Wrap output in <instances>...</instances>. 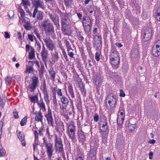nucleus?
Segmentation results:
<instances>
[{
  "mask_svg": "<svg viewBox=\"0 0 160 160\" xmlns=\"http://www.w3.org/2000/svg\"><path fill=\"white\" fill-rule=\"evenodd\" d=\"M42 27L46 35L51 36L52 38L55 36V31L53 25L48 19L44 20L41 23Z\"/></svg>",
  "mask_w": 160,
  "mask_h": 160,
  "instance_id": "f257e3e1",
  "label": "nucleus"
},
{
  "mask_svg": "<svg viewBox=\"0 0 160 160\" xmlns=\"http://www.w3.org/2000/svg\"><path fill=\"white\" fill-rule=\"evenodd\" d=\"M39 80L38 78L35 75L33 76L29 84L27 86L28 90L30 92H34L36 88L38 86Z\"/></svg>",
  "mask_w": 160,
  "mask_h": 160,
  "instance_id": "f03ea898",
  "label": "nucleus"
},
{
  "mask_svg": "<svg viewBox=\"0 0 160 160\" xmlns=\"http://www.w3.org/2000/svg\"><path fill=\"white\" fill-rule=\"evenodd\" d=\"M54 141L55 142L54 146L56 152H60L63 151V146L61 138L56 136Z\"/></svg>",
  "mask_w": 160,
  "mask_h": 160,
  "instance_id": "7ed1b4c3",
  "label": "nucleus"
},
{
  "mask_svg": "<svg viewBox=\"0 0 160 160\" xmlns=\"http://www.w3.org/2000/svg\"><path fill=\"white\" fill-rule=\"evenodd\" d=\"M33 3L35 8L32 14V17L34 18L36 17V14L38 12V8H42L43 2L42 0H33Z\"/></svg>",
  "mask_w": 160,
  "mask_h": 160,
  "instance_id": "20e7f679",
  "label": "nucleus"
},
{
  "mask_svg": "<svg viewBox=\"0 0 160 160\" xmlns=\"http://www.w3.org/2000/svg\"><path fill=\"white\" fill-rule=\"evenodd\" d=\"M43 40L49 50L52 52L53 50H56L55 46L53 40L49 38L46 37L43 38Z\"/></svg>",
  "mask_w": 160,
  "mask_h": 160,
  "instance_id": "39448f33",
  "label": "nucleus"
},
{
  "mask_svg": "<svg viewBox=\"0 0 160 160\" xmlns=\"http://www.w3.org/2000/svg\"><path fill=\"white\" fill-rule=\"evenodd\" d=\"M45 117L46 118L48 124L53 127L54 120L52 113V110L49 108H48V111L46 112Z\"/></svg>",
  "mask_w": 160,
  "mask_h": 160,
  "instance_id": "423d86ee",
  "label": "nucleus"
},
{
  "mask_svg": "<svg viewBox=\"0 0 160 160\" xmlns=\"http://www.w3.org/2000/svg\"><path fill=\"white\" fill-rule=\"evenodd\" d=\"M43 45L42 51L41 52V55L42 61L46 66V63L48 61L47 58L48 57V51L45 48L44 44L43 43Z\"/></svg>",
  "mask_w": 160,
  "mask_h": 160,
  "instance_id": "0eeeda50",
  "label": "nucleus"
},
{
  "mask_svg": "<svg viewBox=\"0 0 160 160\" xmlns=\"http://www.w3.org/2000/svg\"><path fill=\"white\" fill-rule=\"evenodd\" d=\"M99 128L102 132H105L108 128V123L106 119H103L100 120Z\"/></svg>",
  "mask_w": 160,
  "mask_h": 160,
  "instance_id": "6e6552de",
  "label": "nucleus"
},
{
  "mask_svg": "<svg viewBox=\"0 0 160 160\" xmlns=\"http://www.w3.org/2000/svg\"><path fill=\"white\" fill-rule=\"evenodd\" d=\"M135 119H130L129 120V123L128 124L127 128L130 131H133L136 128Z\"/></svg>",
  "mask_w": 160,
  "mask_h": 160,
  "instance_id": "1a4fd4ad",
  "label": "nucleus"
},
{
  "mask_svg": "<svg viewBox=\"0 0 160 160\" xmlns=\"http://www.w3.org/2000/svg\"><path fill=\"white\" fill-rule=\"evenodd\" d=\"M68 14L67 13H65L62 14L61 18V24L63 27L67 25V23L69 22V19L68 17Z\"/></svg>",
  "mask_w": 160,
  "mask_h": 160,
  "instance_id": "9d476101",
  "label": "nucleus"
},
{
  "mask_svg": "<svg viewBox=\"0 0 160 160\" xmlns=\"http://www.w3.org/2000/svg\"><path fill=\"white\" fill-rule=\"evenodd\" d=\"M17 133L18 138L21 141L22 146H25L26 145V141L24 140V135L23 133L18 131H17Z\"/></svg>",
  "mask_w": 160,
  "mask_h": 160,
  "instance_id": "9b49d317",
  "label": "nucleus"
},
{
  "mask_svg": "<svg viewBox=\"0 0 160 160\" xmlns=\"http://www.w3.org/2000/svg\"><path fill=\"white\" fill-rule=\"evenodd\" d=\"M110 59L120 58L118 52L114 48L112 49L110 54L109 56Z\"/></svg>",
  "mask_w": 160,
  "mask_h": 160,
  "instance_id": "f8f14e48",
  "label": "nucleus"
},
{
  "mask_svg": "<svg viewBox=\"0 0 160 160\" xmlns=\"http://www.w3.org/2000/svg\"><path fill=\"white\" fill-rule=\"evenodd\" d=\"M37 103L38 107L40 108V111L42 110V112L46 111L45 103L42 98H41L40 100L37 102Z\"/></svg>",
  "mask_w": 160,
  "mask_h": 160,
  "instance_id": "ddd939ff",
  "label": "nucleus"
},
{
  "mask_svg": "<svg viewBox=\"0 0 160 160\" xmlns=\"http://www.w3.org/2000/svg\"><path fill=\"white\" fill-rule=\"evenodd\" d=\"M152 30L151 29L148 28L145 30L144 33L143 38L146 41L149 40L152 36Z\"/></svg>",
  "mask_w": 160,
  "mask_h": 160,
  "instance_id": "4468645a",
  "label": "nucleus"
},
{
  "mask_svg": "<svg viewBox=\"0 0 160 160\" xmlns=\"http://www.w3.org/2000/svg\"><path fill=\"white\" fill-rule=\"evenodd\" d=\"M33 113L36 115L35 120L38 122H42L43 117L42 112L39 111L37 112H33Z\"/></svg>",
  "mask_w": 160,
  "mask_h": 160,
  "instance_id": "2eb2a0df",
  "label": "nucleus"
},
{
  "mask_svg": "<svg viewBox=\"0 0 160 160\" xmlns=\"http://www.w3.org/2000/svg\"><path fill=\"white\" fill-rule=\"evenodd\" d=\"M152 52L155 56H158L160 55V47L154 45L152 48Z\"/></svg>",
  "mask_w": 160,
  "mask_h": 160,
  "instance_id": "dca6fc26",
  "label": "nucleus"
},
{
  "mask_svg": "<svg viewBox=\"0 0 160 160\" xmlns=\"http://www.w3.org/2000/svg\"><path fill=\"white\" fill-rule=\"evenodd\" d=\"M110 63L112 65L115 66V68H118V67L120 58H112V59H110Z\"/></svg>",
  "mask_w": 160,
  "mask_h": 160,
  "instance_id": "f3484780",
  "label": "nucleus"
},
{
  "mask_svg": "<svg viewBox=\"0 0 160 160\" xmlns=\"http://www.w3.org/2000/svg\"><path fill=\"white\" fill-rule=\"evenodd\" d=\"M83 25H92L91 20L89 17H84L83 18Z\"/></svg>",
  "mask_w": 160,
  "mask_h": 160,
  "instance_id": "a211bd4d",
  "label": "nucleus"
},
{
  "mask_svg": "<svg viewBox=\"0 0 160 160\" xmlns=\"http://www.w3.org/2000/svg\"><path fill=\"white\" fill-rule=\"evenodd\" d=\"M55 52H54L51 53L52 56V59L54 62H55L58 60L59 57L58 56V52L56 51V50H55Z\"/></svg>",
  "mask_w": 160,
  "mask_h": 160,
  "instance_id": "6ab92c4d",
  "label": "nucleus"
},
{
  "mask_svg": "<svg viewBox=\"0 0 160 160\" xmlns=\"http://www.w3.org/2000/svg\"><path fill=\"white\" fill-rule=\"evenodd\" d=\"M61 101L66 107L68 106L69 103V99L68 98L66 97L64 95H63L61 98Z\"/></svg>",
  "mask_w": 160,
  "mask_h": 160,
  "instance_id": "aec40b11",
  "label": "nucleus"
},
{
  "mask_svg": "<svg viewBox=\"0 0 160 160\" xmlns=\"http://www.w3.org/2000/svg\"><path fill=\"white\" fill-rule=\"evenodd\" d=\"M111 100L112 102H116V98L115 95L112 93L109 94L107 97L106 101Z\"/></svg>",
  "mask_w": 160,
  "mask_h": 160,
  "instance_id": "412c9836",
  "label": "nucleus"
},
{
  "mask_svg": "<svg viewBox=\"0 0 160 160\" xmlns=\"http://www.w3.org/2000/svg\"><path fill=\"white\" fill-rule=\"evenodd\" d=\"M35 51L34 48L32 47L30 48V51L29 53L28 59L31 60L35 57Z\"/></svg>",
  "mask_w": 160,
  "mask_h": 160,
  "instance_id": "4be33fe9",
  "label": "nucleus"
},
{
  "mask_svg": "<svg viewBox=\"0 0 160 160\" xmlns=\"http://www.w3.org/2000/svg\"><path fill=\"white\" fill-rule=\"evenodd\" d=\"M49 74L50 75V79L52 81H55L56 73L52 69H51L49 71Z\"/></svg>",
  "mask_w": 160,
  "mask_h": 160,
  "instance_id": "5701e85b",
  "label": "nucleus"
},
{
  "mask_svg": "<svg viewBox=\"0 0 160 160\" xmlns=\"http://www.w3.org/2000/svg\"><path fill=\"white\" fill-rule=\"evenodd\" d=\"M108 104L106 103V107L108 109H111L115 105L116 102H112L111 100H107Z\"/></svg>",
  "mask_w": 160,
  "mask_h": 160,
  "instance_id": "b1692460",
  "label": "nucleus"
},
{
  "mask_svg": "<svg viewBox=\"0 0 160 160\" xmlns=\"http://www.w3.org/2000/svg\"><path fill=\"white\" fill-rule=\"evenodd\" d=\"M78 138L79 139V141L82 142H83L86 139V138L84 134L82 132H80L78 133Z\"/></svg>",
  "mask_w": 160,
  "mask_h": 160,
  "instance_id": "393cba45",
  "label": "nucleus"
},
{
  "mask_svg": "<svg viewBox=\"0 0 160 160\" xmlns=\"http://www.w3.org/2000/svg\"><path fill=\"white\" fill-rule=\"evenodd\" d=\"M52 20L54 23V24L58 28L59 27L60 25L59 24V19L58 16H55V17L53 18V19H52Z\"/></svg>",
  "mask_w": 160,
  "mask_h": 160,
  "instance_id": "a878e982",
  "label": "nucleus"
},
{
  "mask_svg": "<svg viewBox=\"0 0 160 160\" xmlns=\"http://www.w3.org/2000/svg\"><path fill=\"white\" fill-rule=\"evenodd\" d=\"M18 11L20 13V19L21 18L23 19H25V13L24 11L21 8H19L18 9Z\"/></svg>",
  "mask_w": 160,
  "mask_h": 160,
  "instance_id": "bb28decb",
  "label": "nucleus"
},
{
  "mask_svg": "<svg viewBox=\"0 0 160 160\" xmlns=\"http://www.w3.org/2000/svg\"><path fill=\"white\" fill-rule=\"evenodd\" d=\"M37 19L38 20H42L43 19V12L41 11H38L37 13Z\"/></svg>",
  "mask_w": 160,
  "mask_h": 160,
  "instance_id": "cd10ccee",
  "label": "nucleus"
},
{
  "mask_svg": "<svg viewBox=\"0 0 160 160\" xmlns=\"http://www.w3.org/2000/svg\"><path fill=\"white\" fill-rule=\"evenodd\" d=\"M34 69L32 65L27 66L26 68V72L28 73H31L34 72Z\"/></svg>",
  "mask_w": 160,
  "mask_h": 160,
  "instance_id": "c85d7f7f",
  "label": "nucleus"
},
{
  "mask_svg": "<svg viewBox=\"0 0 160 160\" xmlns=\"http://www.w3.org/2000/svg\"><path fill=\"white\" fill-rule=\"evenodd\" d=\"M67 133L70 138L72 140H74L75 138V132H67Z\"/></svg>",
  "mask_w": 160,
  "mask_h": 160,
  "instance_id": "c756f323",
  "label": "nucleus"
},
{
  "mask_svg": "<svg viewBox=\"0 0 160 160\" xmlns=\"http://www.w3.org/2000/svg\"><path fill=\"white\" fill-rule=\"evenodd\" d=\"M30 100L31 101L33 102L34 104L36 102L37 103V102L38 101V95H35L30 97Z\"/></svg>",
  "mask_w": 160,
  "mask_h": 160,
  "instance_id": "7c9ffc66",
  "label": "nucleus"
},
{
  "mask_svg": "<svg viewBox=\"0 0 160 160\" xmlns=\"http://www.w3.org/2000/svg\"><path fill=\"white\" fill-rule=\"evenodd\" d=\"M64 43L65 44L66 46L67 49L68 51H69L71 50H73L72 49L71 47V46L70 44V43L67 40H65Z\"/></svg>",
  "mask_w": 160,
  "mask_h": 160,
  "instance_id": "2f4dec72",
  "label": "nucleus"
},
{
  "mask_svg": "<svg viewBox=\"0 0 160 160\" xmlns=\"http://www.w3.org/2000/svg\"><path fill=\"white\" fill-rule=\"evenodd\" d=\"M75 127L74 125L70 124L68 125V132H75Z\"/></svg>",
  "mask_w": 160,
  "mask_h": 160,
  "instance_id": "473e14b6",
  "label": "nucleus"
},
{
  "mask_svg": "<svg viewBox=\"0 0 160 160\" xmlns=\"http://www.w3.org/2000/svg\"><path fill=\"white\" fill-rule=\"evenodd\" d=\"M22 3L25 9L27 8L28 6L30 5L29 2L28 0H22Z\"/></svg>",
  "mask_w": 160,
  "mask_h": 160,
  "instance_id": "72a5a7b5",
  "label": "nucleus"
},
{
  "mask_svg": "<svg viewBox=\"0 0 160 160\" xmlns=\"http://www.w3.org/2000/svg\"><path fill=\"white\" fill-rule=\"evenodd\" d=\"M23 27L27 30H30L31 28L30 24L28 21L25 22V23L23 25Z\"/></svg>",
  "mask_w": 160,
  "mask_h": 160,
  "instance_id": "f704fd0d",
  "label": "nucleus"
},
{
  "mask_svg": "<svg viewBox=\"0 0 160 160\" xmlns=\"http://www.w3.org/2000/svg\"><path fill=\"white\" fill-rule=\"evenodd\" d=\"M101 45V41H98L94 42V46L96 49H98Z\"/></svg>",
  "mask_w": 160,
  "mask_h": 160,
  "instance_id": "c9c22d12",
  "label": "nucleus"
},
{
  "mask_svg": "<svg viewBox=\"0 0 160 160\" xmlns=\"http://www.w3.org/2000/svg\"><path fill=\"white\" fill-rule=\"evenodd\" d=\"M48 155V157H51L52 155L53 150L52 148L46 149Z\"/></svg>",
  "mask_w": 160,
  "mask_h": 160,
  "instance_id": "e433bc0d",
  "label": "nucleus"
},
{
  "mask_svg": "<svg viewBox=\"0 0 160 160\" xmlns=\"http://www.w3.org/2000/svg\"><path fill=\"white\" fill-rule=\"evenodd\" d=\"M27 120V117H25L23 118L20 122V125L22 126H24L26 125Z\"/></svg>",
  "mask_w": 160,
  "mask_h": 160,
  "instance_id": "4c0bfd02",
  "label": "nucleus"
},
{
  "mask_svg": "<svg viewBox=\"0 0 160 160\" xmlns=\"http://www.w3.org/2000/svg\"><path fill=\"white\" fill-rule=\"evenodd\" d=\"M83 26L86 32H88L90 31L91 25H83Z\"/></svg>",
  "mask_w": 160,
  "mask_h": 160,
  "instance_id": "58836bf2",
  "label": "nucleus"
},
{
  "mask_svg": "<svg viewBox=\"0 0 160 160\" xmlns=\"http://www.w3.org/2000/svg\"><path fill=\"white\" fill-rule=\"evenodd\" d=\"M12 78L10 76H8L5 79V82L6 84H9L11 83Z\"/></svg>",
  "mask_w": 160,
  "mask_h": 160,
  "instance_id": "ea45409f",
  "label": "nucleus"
},
{
  "mask_svg": "<svg viewBox=\"0 0 160 160\" xmlns=\"http://www.w3.org/2000/svg\"><path fill=\"white\" fill-rule=\"evenodd\" d=\"M94 42H96L98 41H101V37L100 36L95 35L94 36Z\"/></svg>",
  "mask_w": 160,
  "mask_h": 160,
  "instance_id": "a19ab883",
  "label": "nucleus"
},
{
  "mask_svg": "<svg viewBox=\"0 0 160 160\" xmlns=\"http://www.w3.org/2000/svg\"><path fill=\"white\" fill-rule=\"evenodd\" d=\"M42 91L44 94L48 93L47 86L45 84L43 85V88L42 89Z\"/></svg>",
  "mask_w": 160,
  "mask_h": 160,
  "instance_id": "79ce46f5",
  "label": "nucleus"
},
{
  "mask_svg": "<svg viewBox=\"0 0 160 160\" xmlns=\"http://www.w3.org/2000/svg\"><path fill=\"white\" fill-rule=\"evenodd\" d=\"M88 10L90 13H92L93 12L94 9L92 6H89L88 8Z\"/></svg>",
  "mask_w": 160,
  "mask_h": 160,
  "instance_id": "37998d69",
  "label": "nucleus"
},
{
  "mask_svg": "<svg viewBox=\"0 0 160 160\" xmlns=\"http://www.w3.org/2000/svg\"><path fill=\"white\" fill-rule=\"evenodd\" d=\"M100 53L98 52H97L95 55V59L97 61H99L100 60Z\"/></svg>",
  "mask_w": 160,
  "mask_h": 160,
  "instance_id": "c03bdc74",
  "label": "nucleus"
},
{
  "mask_svg": "<svg viewBox=\"0 0 160 160\" xmlns=\"http://www.w3.org/2000/svg\"><path fill=\"white\" fill-rule=\"evenodd\" d=\"M57 93L58 96L62 97L63 96L62 90L61 89H58L57 91Z\"/></svg>",
  "mask_w": 160,
  "mask_h": 160,
  "instance_id": "a18cd8bd",
  "label": "nucleus"
},
{
  "mask_svg": "<svg viewBox=\"0 0 160 160\" xmlns=\"http://www.w3.org/2000/svg\"><path fill=\"white\" fill-rule=\"evenodd\" d=\"M124 120V119H122V118H118L117 119V123L119 125H121L123 123V122Z\"/></svg>",
  "mask_w": 160,
  "mask_h": 160,
  "instance_id": "49530a36",
  "label": "nucleus"
},
{
  "mask_svg": "<svg viewBox=\"0 0 160 160\" xmlns=\"http://www.w3.org/2000/svg\"><path fill=\"white\" fill-rule=\"evenodd\" d=\"M46 149L49 148H52V144L50 142L46 144Z\"/></svg>",
  "mask_w": 160,
  "mask_h": 160,
  "instance_id": "de8ad7c7",
  "label": "nucleus"
},
{
  "mask_svg": "<svg viewBox=\"0 0 160 160\" xmlns=\"http://www.w3.org/2000/svg\"><path fill=\"white\" fill-rule=\"evenodd\" d=\"M65 4L66 6L69 5V4L72 2V0H64Z\"/></svg>",
  "mask_w": 160,
  "mask_h": 160,
  "instance_id": "09e8293b",
  "label": "nucleus"
},
{
  "mask_svg": "<svg viewBox=\"0 0 160 160\" xmlns=\"http://www.w3.org/2000/svg\"><path fill=\"white\" fill-rule=\"evenodd\" d=\"M107 136L108 134H104V136L103 134H102V140L103 142H105L107 141Z\"/></svg>",
  "mask_w": 160,
  "mask_h": 160,
  "instance_id": "8fccbe9b",
  "label": "nucleus"
},
{
  "mask_svg": "<svg viewBox=\"0 0 160 160\" xmlns=\"http://www.w3.org/2000/svg\"><path fill=\"white\" fill-rule=\"evenodd\" d=\"M6 153L5 151L3 149H0V157L3 156Z\"/></svg>",
  "mask_w": 160,
  "mask_h": 160,
  "instance_id": "3c124183",
  "label": "nucleus"
},
{
  "mask_svg": "<svg viewBox=\"0 0 160 160\" xmlns=\"http://www.w3.org/2000/svg\"><path fill=\"white\" fill-rule=\"evenodd\" d=\"M99 119V116L97 113H96L94 116V121L96 122H98Z\"/></svg>",
  "mask_w": 160,
  "mask_h": 160,
  "instance_id": "603ef678",
  "label": "nucleus"
},
{
  "mask_svg": "<svg viewBox=\"0 0 160 160\" xmlns=\"http://www.w3.org/2000/svg\"><path fill=\"white\" fill-rule=\"evenodd\" d=\"M62 53L63 55V56L65 59L67 61H68V58L67 54H66V52H65V51L64 50H63L62 51Z\"/></svg>",
  "mask_w": 160,
  "mask_h": 160,
  "instance_id": "864d4df0",
  "label": "nucleus"
},
{
  "mask_svg": "<svg viewBox=\"0 0 160 160\" xmlns=\"http://www.w3.org/2000/svg\"><path fill=\"white\" fill-rule=\"evenodd\" d=\"M120 93L119 96L121 97H124L125 96V94L124 91L120 89Z\"/></svg>",
  "mask_w": 160,
  "mask_h": 160,
  "instance_id": "5fc2aeb1",
  "label": "nucleus"
},
{
  "mask_svg": "<svg viewBox=\"0 0 160 160\" xmlns=\"http://www.w3.org/2000/svg\"><path fill=\"white\" fill-rule=\"evenodd\" d=\"M34 138L36 139H38V132L35 130L34 131Z\"/></svg>",
  "mask_w": 160,
  "mask_h": 160,
  "instance_id": "6e6d98bb",
  "label": "nucleus"
},
{
  "mask_svg": "<svg viewBox=\"0 0 160 160\" xmlns=\"http://www.w3.org/2000/svg\"><path fill=\"white\" fill-rule=\"evenodd\" d=\"M37 50L39 52H40L41 50V45L39 43V42L37 43Z\"/></svg>",
  "mask_w": 160,
  "mask_h": 160,
  "instance_id": "4d7b16f0",
  "label": "nucleus"
},
{
  "mask_svg": "<svg viewBox=\"0 0 160 160\" xmlns=\"http://www.w3.org/2000/svg\"><path fill=\"white\" fill-rule=\"evenodd\" d=\"M68 90L69 93L73 91L72 86L71 85H70L68 86Z\"/></svg>",
  "mask_w": 160,
  "mask_h": 160,
  "instance_id": "13d9d810",
  "label": "nucleus"
},
{
  "mask_svg": "<svg viewBox=\"0 0 160 160\" xmlns=\"http://www.w3.org/2000/svg\"><path fill=\"white\" fill-rule=\"evenodd\" d=\"M68 54L71 58H73L74 56V53L72 52L68 51Z\"/></svg>",
  "mask_w": 160,
  "mask_h": 160,
  "instance_id": "bf43d9fd",
  "label": "nucleus"
},
{
  "mask_svg": "<svg viewBox=\"0 0 160 160\" xmlns=\"http://www.w3.org/2000/svg\"><path fill=\"white\" fill-rule=\"evenodd\" d=\"M44 98L45 101H47V100H48L49 95L48 93L44 94Z\"/></svg>",
  "mask_w": 160,
  "mask_h": 160,
  "instance_id": "052dcab7",
  "label": "nucleus"
},
{
  "mask_svg": "<svg viewBox=\"0 0 160 160\" xmlns=\"http://www.w3.org/2000/svg\"><path fill=\"white\" fill-rule=\"evenodd\" d=\"M13 116L15 118H19L18 113L16 112L13 111Z\"/></svg>",
  "mask_w": 160,
  "mask_h": 160,
  "instance_id": "680f3d73",
  "label": "nucleus"
},
{
  "mask_svg": "<svg viewBox=\"0 0 160 160\" xmlns=\"http://www.w3.org/2000/svg\"><path fill=\"white\" fill-rule=\"evenodd\" d=\"M28 38L29 40L32 42L33 41V36L32 34H29L28 35Z\"/></svg>",
  "mask_w": 160,
  "mask_h": 160,
  "instance_id": "e2e57ef3",
  "label": "nucleus"
},
{
  "mask_svg": "<svg viewBox=\"0 0 160 160\" xmlns=\"http://www.w3.org/2000/svg\"><path fill=\"white\" fill-rule=\"evenodd\" d=\"M118 115H121L122 116H124V112L123 110H120L118 113Z\"/></svg>",
  "mask_w": 160,
  "mask_h": 160,
  "instance_id": "0e129e2a",
  "label": "nucleus"
},
{
  "mask_svg": "<svg viewBox=\"0 0 160 160\" xmlns=\"http://www.w3.org/2000/svg\"><path fill=\"white\" fill-rule=\"evenodd\" d=\"M18 39L20 41L21 40H22V36L21 33L20 32H18Z\"/></svg>",
  "mask_w": 160,
  "mask_h": 160,
  "instance_id": "69168bd1",
  "label": "nucleus"
},
{
  "mask_svg": "<svg viewBox=\"0 0 160 160\" xmlns=\"http://www.w3.org/2000/svg\"><path fill=\"white\" fill-rule=\"evenodd\" d=\"M115 45L119 48H121L123 46L122 45L121 43L118 42H116L115 43Z\"/></svg>",
  "mask_w": 160,
  "mask_h": 160,
  "instance_id": "338daca9",
  "label": "nucleus"
},
{
  "mask_svg": "<svg viewBox=\"0 0 160 160\" xmlns=\"http://www.w3.org/2000/svg\"><path fill=\"white\" fill-rule=\"evenodd\" d=\"M43 130V127L42 126L39 130V132L40 135H42L43 134L42 132Z\"/></svg>",
  "mask_w": 160,
  "mask_h": 160,
  "instance_id": "774afa93",
  "label": "nucleus"
}]
</instances>
